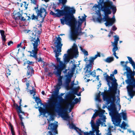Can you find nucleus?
Returning <instances> with one entry per match:
<instances>
[{"instance_id": "nucleus-61", "label": "nucleus", "mask_w": 135, "mask_h": 135, "mask_svg": "<svg viewBox=\"0 0 135 135\" xmlns=\"http://www.w3.org/2000/svg\"><path fill=\"white\" fill-rule=\"evenodd\" d=\"M38 47L33 46V50H32L33 52H38V51H39L38 49L37 48Z\"/></svg>"}, {"instance_id": "nucleus-11", "label": "nucleus", "mask_w": 135, "mask_h": 135, "mask_svg": "<svg viewBox=\"0 0 135 135\" xmlns=\"http://www.w3.org/2000/svg\"><path fill=\"white\" fill-rule=\"evenodd\" d=\"M56 60L57 62H59V64H56V66L54 70L61 69V70H63L66 67V65H64L63 62L60 61V58L59 57H56Z\"/></svg>"}, {"instance_id": "nucleus-18", "label": "nucleus", "mask_w": 135, "mask_h": 135, "mask_svg": "<svg viewBox=\"0 0 135 135\" xmlns=\"http://www.w3.org/2000/svg\"><path fill=\"white\" fill-rule=\"evenodd\" d=\"M65 81L64 82L63 84H60L59 83H57L56 86H54V88L56 89L55 90L56 91V94H58L57 92H59V89L61 88V86H64L65 88L67 89L69 86V85L67 84H65Z\"/></svg>"}, {"instance_id": "nucleus-40", "label": "nucleus", "mask_w": 135, "mask_h": 135, "mask_svg": "<svg viewBox=\"0 0 135 135\" xmlns=\"http://www.w3.org/2000/svg\"><path fill=\"white\" fill-rule=\"evenodd\" d=\"M61 3H62V7L61 8V9H62L63 8H64V9L66 10L65 9L66 7H70V6H66L65 4L67 2V0H60Z\"/></svg>"}, {"instance_id": "nucleus-14", "label": "nucleus", "mask_w": 135, "mask_h": 135, "mask_svg": "<svg viewBox=\"0 0 135 135\" xmlns=\"http://www.w3.org/2000/svg\"><path fill=\"white\" fill-rule=\"evenodd\" d=\"M35 108L36 109L38 108L40 114L43 115V117H46V118L47 117V116H46V114H48L49 115L50 114V113L48 112L47 109L45 108L43 109L41 106L40 107L39 106L37 107H35Z\"/></svg>"}, {"instance_id": "nucleus-47", "label": "nucleus", "mask_w": 135, "mask_h": 135, "mask_svg": "<svg viewBox=\"0 0 135 135\" xmlns=\"http://www.w3.org/2000/svg\"><path fill=\"white\" fill-rule=\"evenodd\" d=\"M51 65L47 62L45 64L43 65V68H44V66H48L49 67H50L52 66L53 67H54L55 68V66H56V64L53 63L52 62L51 63Z\"/></svg>"}, {"instance_id": "nucleus-55", "label": "nucleus", "mask_w": 135, "mask_h": 135, "mask_svg": "<svg viewBox=\"0 0 135 135\" xmlns=\"http://www.w3.org/2000/svg\"><path fill=\"white\" fill-rule=\"evenodd\" d=\"M122 123H124L123 124V125H121V126H120V125L119 126L120 127L122 128H123V129H126L127 128H126L125 127L127 125V124L125 122H124V121H123Z\"/></svg>"}, {"instance_id": "nucleus-48", "label": "nucleus", "mask_w": 135, "mask_h": 135, "mask_svg": "<svg viewBox=\"0 0 135 135\" xmlns=\"http://www.w3.org/2000/svg\"><path fill=\"white\" fill-rule=\"evenodd\" d=\"M131 85H129V86H128V85H127L126 89L127 90V91L128 93V92H130L131 93H132V92H134L135 91L134 89V88L133 89H131Z\"/></svg>"}, {"instance_id": "nucleus-60", "label": "nucleus", "mask_w": 135, "mask_h": 135, "mask_svg": "<svg viewBox=\"0 0 135 135\" xmlns=\"http://www.w3.org/2000/svg\"><path fill=\"white\" fill-rule=\"evenodd\" d=\"M95 60L93 57H91L90 59L88 60L89 62V63H92L94 64L93 62Z\"/></svg>"}, {"instance_id": "nucleus-6", "label": "nucleus", "mask_w": 135, "mask_h": 135, "mask_svg": "<svg viewBox=\"0 0 135 135\" xmlns=\"http://www.w3.org/2000/svg\"><path fill=\"white\" fill-rule=\"evenodd\" d=\"M58 37H56L53 41H54V44L55 45V47H56L57 51L59 53H61V48L63 44L61 43L62 39L58 35Z\"/></svg>"}, {"instance_id": "nucleus-63", "label": "nucleus", "mask_w": 135, "mask_h": 135, "mask_svg": "<svg viewBox=\"0 0 135 135\" xmlns=\"http://www.w3.org/2000/svg\"><path fill=\"white\" fill-rule=\"evenodd\" d=\"M113 15L112 18H111L110 20H111V22L114 23L116 22V19L115 18V14H113Z\"/></svg>"}, {"instance_id": "nucleus-58", "label": "nucleus", "mask_w": 135, "mask_h": 135, "mask_svg": "<svg viewBox=\"0 0 135 135\" xmlns=\"http://www.w3.org/2000/svg\"><path fill=\"white\" fill-rule=\"evenodd\" d=\"M118 41H114V42L111 41V43H112V46H118Z\"/></svg>"}, {"instance_id": "nucleus-16", "label": "nucleus", "mask_w": 135, "mask_h": 135, "mask_svg": "<svg viewBox=\"0 0 135 135\" xmlns=\"http://www.w3.org/2000/svg\"><path fill=\"white\" fill-rule=\"evenodd\" d=\"M133 69V71L131 70L127 74V79L126 80L125 82H127L128 81L134 79V76L135 75V71Z\"/></svg>"}, {"instance_id": "nucleus-44", "label": "nucleus", "mask_w": 135, "mask_h": 135, "mask_svg": "<svg viewBox=\"0 0 135 135\" xmlns=\"http://www.w3.org/2000/svg\"><path fill=\"white\" fill-rule=\"evenodd\" d=\"M121 113L122 116L123 120H124L126 121L127 119V116L126 110H124L123 112Z\"/></svg>"}, {"instance_id": "nucleus-25", "label": "nucleus", "mask_w": 135, "mask_h": 135, "mask_svg": "<svg viewBox=\"0 0 135 135\" xmlns=\"http://www.w3.org/2000/svg\"><path fill=\"white\" fill-rule=\"evenodd\" d=\"M97 115L99 117V118L97 119L98 120L102 121L103 122H106L107 118L105 115H103L100 112Z\"/></svg>"}, {"instance_id": "nucleus-28", "label": "nucleus", "mask_w": 135, "mask_h": 135, "mask_svg": "<svg viewBox=\"0 0 135 135\" xmlns=\"http://www.w3.org/2000/svg\"><path fill=\"white\" fill-rule=\"evenodd\" d=\"M128 85V86H129V85L132 86L133 88L135 89V79H134L131 80L126 82Z\"/></svg>"}, {"instance_id": "nucleus-64", "label": "nucleus", "mask_w": 135, "mask_h": 135, "mask_svg": "<svg viewBox=\"0 0 135 135\" xmlns=\"http://www.w3.org/2000/svg\"><path fill=\"white\" fill-rule=\"evenodd\" d=\"M113 47L112 49L113 52H115L116 51L118 50V47L113 46Z\"/></svg>"}, {"instance_id": "nucleus-30", "label": "nucleus", "mask_w": 135, "mask_h": 135, "mask_svg": "<svg viewBox=\"0 0 135 135\" xmlns=\"http://www.w3.org/2000/svg\"><path fill=\"white\" fill-rule=\"evenodd\" d=\"M53 97H55V98L57 97V94L56 91L55 90L52 91L51 96L49 98V99L47 100V103H49L53 100H54L53 99Z\"/></svg>"}, {"instance_id": "nucleus-17", "label": "nucleus", "mask_w": 135, "mask_h": 135, "mask_svg": "<svg viewBox=\"0 0 135 135\" xmlns=\"http://www.w3.org/2000/svg\"><path fill=\"white\" fill-rule=\"evenodd\" d=\"M78 35V32L77 31L76 29L75 28L74 30V31H71L70 30V34L69 35V38L71 40L75 41V43L76 42V39L75 38H74L73 36L76 35Z\"/></svg>"}, {"instance_id": "nucleus-36", "label": "nucleus", "mask_w": 135, "mask_h": 135, "mask_svg": "<svg viewBox=\"0 0 135 135\" xmlns=\"http://www.w3.org/2000/svg\"><path fill=\"white\" fill-rule=\"evenodd\" d=\"M73 94L72 90L70 89V90L67 92L65 95V100H67L69 99L71 97V94Z\"/></svg>"}, {"instance_id": "nucleus-52", "label": "nucleus", "mask_w": 135, "mask_h": 135, "mask_svg": "<svg viewBox=\"0 0 135 135\" xmlns=\"http://www.w3.org/2000/svg\"><path fill=\"white\" fill-rule=\"evenodd\" d=\"M80 48L81 51L83 53L84 56H87L88 55V52L85 49H82L81 47V46L80 47Z\"/></svg>"}, {"instance_id": "nucleus-59", "label": "nucleus", "mask_w": 135, "mask_h": 135, "mask_svg": "<svg viewBox=\"0 0 135 135\" xmlns=\"http://www.w3.org/2000/svg\"><path fill=\"white\" fill-rule=\"evenodd\" d=\"M113 37L114 38V41H119V37L118 35H115Z\"/></svg>"}, {"instance_id": "nucleus-23", "label": "nucleus", "mask_w": 135, "mask_h": 135, "mask_svg": "<svg viewBox=\"0 0 135 135\" xmlns=\"http://www.w3.org/2000/svg\"><path fill=\"white\" fill-rule=\"evenodd\" d=\"M101 95L102 96L104 101H106L108 104L110 103V97H108L104 92H102Z\"/></svg>"}, {"instance_id": "nucleus-24", "label": "nucleus", "mask_w": 135, "mask_h": 135, "mask_svg": "<svg viewBox=\"0 0 135 135\" xmlns=\"http://www.w3.org/2000/svg\"><path fill=\"white\" fill-rule=\"evenodd\" d=\"M68 121V123L67 125H69V128H70V129H74L77 133H78L80 128L76 127L74 123H70L69 122L70 121Z\"/></svg>"}, {"instance_id": "nucleus-45", "label": "nucleus", "mask_w": 135, "mask_h": 135, "mask_svg": "<svg viewBox=\"0 0 135 135\" xmlns=\"http://www.w3.org/2000/svg\"><path fill=\"white\" fill-rule=\"evenodd\" d=\"M93 72V71H91V70L89 69V70H88V69H87L85 73V76H89L90 75H92Z\"/></svg>"}, {"instance_id": "nucleus-19", "label": "nucleus", "mask_w": 135, "mask_h": 135, "mask_svg": "<svg viewBox=\"0 0 135 135\" xmlns=\"http://www.w3.org/2000/svg\"><path fill=\"white\" fill-rule=\"evenodd\" d=\"M87 17V16L85 14H84V16H83L82 17V18H80V16H79L78 17V20H77L76 19V24L77 25V24L83 23V22L86 21V17Z\"/></svg>"}, {"instance_id": "nucleus-7", "label": "nucleus", "mask_w": 135, "mask_h": 135, "mask_svg": "<svg viewBox=\"0 0 135 135\" xmlns=\"http://www.w3.org/2000/svg\"><path fill=\"white\" fill-rule=\"evenodd\" d=\"M55 10V12H57L56 13H54L52 11H51L50 14L53 16H54L55 17L60 18L61 16H64V14L66 10L64 9V8L61 9V10L59 9H54Z\"/></svg>"}, {"instance_id": "nucleus-35", "label": "nucleus", "mask_w": 135, "mask_h": 135, "mask_svg": "<svg viewBox=\"0 0 135 135\" xmlns=\"http://www.w3.org/2000/svg\"><path fill=\"white\" fill-rule=\"evenodd\" d=\"M108 7L106 6L104 7L102 9V12L104 13H106L108 15H110L112 13V12L110 10V9L108 8Z\"/></svg>"}, {"instance_id": "nucleus-13", "label": "nucleus", "mask_w": 135, "mask_h": 135, "mask_svg": "<svg viewBox=\"0 0 135 135\" xmlns=\"http://www.w3.org/2000/svg\"><path fill=\"white\" fill-rule=\"evenodd\" d=\"M101 11H102L101 9H98V10H96V13L98 15V17L97 18H93V20L94 22H96L97 21L99 23H101L102 22V18L101 16L102 15L100 13Z\"/></svg>"}, {"instance_id": "nucleus-10", "label": "nucleus", "mask_w": 135, "mask_h": 135, "mask_svg": "<svg viewBox=\"0 0 135 135\" xmlns=\"http://www.w3.org/2000/svg\"><path fill=\"white\" fill-rule=\"evenodd\" d=\"M68 108H65V109H67L66 111L63 112L62 113H59V115H61V117L63 118V119L66 121H69L70 120H72L73 119V118H71L70 117L69 115L68 114H66L65 112L69 110V113L72 110L70 108L71 107H68Z\"/></svg>"}, {"instance_id": "nucleus-5", "label": "nucleus", "mask_w": 135, "mask_h": 135, "mask_svg": "<svg viewBox=\"0 0 135 135\" xmlns=\"http://www.w3.org/2000/svg\"><path fill=\"white\" fill-rule=\"evenodd\" d=\"M103 75L104 76L105 80L107 81V83H110V84L112 85H113V83L111 82L110 81H113L114 83V85H115V86H118V85L116 82L117 80L114 77V74L113 73L112 74H111L110 76H109L107 74V73L105 72L103 74Z\"/></svg>"}, {"instance_id": "nucleus-31", "label": "nucleus", "mask_w": 135, "mask_h": 135, "mask_svg": "<svg viewBox=\"0 0 135 135\" xmlns=\"http://www.w3.org/2000/svg\"><path fill=\"white\" fill-rule=\"evenodd\" d=\"M109 9H111L112 12L113 14H115L117 11L116 6L113 4V3L110 4V6H107Z\"/></svg>"}, {"instance_id": "nucleus-2", "label": "nucleus", "mask_w": 135, "mask_h": 135, "mask_svg": "<svg viewBox=\"0 0 135 135\" xmlns=\"http://www.w3.org/2000/svg\"><path fill=\"white\" fill-rule=\"evenodd\" d=\"M114 93L115 94H117V95H115L114 96H113L111 95L110 97V109L109 110L110 111L109 112V115H112L115 112H118L117 109V107L115 103V102L116 100V97H117L118 100L116 101L117 103L118 101H119L118 103H119L120 102V98L119 96L120 95V91L119 90L117 89V90L116 91H114Z\"/></svg>"}, {"instance_id": "nucleus-53", "label": "nucleus", "mask_w": 135, "mask_h": 135, "mask_svg": "<svg viewBox=\"0 0 135 135\" xmlns=\"http://www.w3.org/2000/svg\"><path fill=\"white\" fill-rule=\"evenodd\" d=\"M80 89V87L79 86H78L77 87L72 88L70 89L72 90V92H74L76 90L78 91V90Z\"/></svg>"}, {"instance_id": "nucleus-12", "label": "nucleus", "mask_w": 135, "mask_h": 135, "mask_svg": "<svg viewBox=\"0 0 135 135\" xmlns=\"http://www.w3.org/2000/svg\"><path fill=\"white\" fill-rule=\"evenodd\" d=\"M61 69L55 70L53 72V73L56 75V76L58 78V83L60 84H63L62 79H63V76H61V72L62 70Z\"/></svg>"}, {"instance_id": "nucleus-49", "label": "nucleus", "mask_w": 135, "mask_h": 135, "mask_svg": "<svg viewBox=\"0 0 135 135\" xmlns=\"http://www.w3.org/2000/svg\"><path fill=\"white\" fill-rule=\"evenodd\" d=\"M100 97V94L99 93L98 94L96 95L95 100L99 102H102V100L99 99Z\"/></svg>"}, {"instance_id": "nucleus-42", "label": "nucleus", "mask_w": 135, "mask_h": 135, "mask_svg": "<svg viewBox=\"0 0 135 135\" xmlns=\"http://www.w3.org/2000/svg\"><path fill=\"white\" fill-rule=\"evenodd\" d=\"M92 129V133L94 134L95 132L96 135H98V134H100L101 133L99 134V128H94L93 127L91 128Z\"/></svg>"}, {"instance_id": "nucleus-38", "label": "nucleus", "mask_w": 135, "mask_h": 135, "mask_svg": "<svg viewBox=\"0 0 135 135\" xmlns=\"http://www.w3.org/2000/svg\"><path fill=\"white\" fill-rule=\"evenodd\" d=\"M114 58L113 56L108 57L105 59H104V61L108 63H110L113 61L114 60Z\"/></svg>"}, {"instance_id": "nucleus-37", "label": "nucleus", "mask_w": 135, "mask_h": 135, "mask_svg": "<svg viewBox=\"0 0 135 135\" xmlns=\"http://www.w3.org/2000/svg\"><path fill=\"white\" fill-rule=\"evenodd\" d=\"M44 12H45V13H47L46 9L43 7L40 8L39 9L36 10V13L42 14Z\"/></svg>"}, {"instance_id": "nucleus-57", "label": "nucleus", "mask_w": 135, "mask_h": 135, "mask_svg": "<svg viewBox=\"0 0 135 135\" xmlns=\"http://www.w3.org/2000/svg\"><path fill=\"white\" fill-rule=\"evenodd\" d=\"M73 66L70 69L73 72H74L75 69L76 67V65L75 64H73Z\"/></svg>"}, {"instance_id": "nucleus-62", "label": "nucleus", "mask_w": 135, "mask_h": 135, "mask_svg": "<svg viewBox=\"0 0 135 135\" xmlns=\"http://www.w3.org/2000/svg\"><path fill=\"white\" fill-rule=\"evenodd\" d=\"M38 42L37 41H34V42H32V44H33V46H36L38 47L39 45L38 44Z\"/></svg>"}, {"instance_id": "nucleus-3", "label": "nucleus", "mask_w": 135, "mask_h": 135, "mask_svg": "<svg viewBox=\"0 0 135 135\" xmlns=\"http://www.w3.org/2000/svg\"><path fill=\"white\" fill-rule=\"evenodd\" d=\"M45 106L51 108L55 107L54 111L58 115L59 113L64 112L67 110L66 109H63L62 107L61 104L57 102V99L54 100L49 103H47Z\"/></svg>"}, {"instance_id": "nucleus-32", "label": "nucleus", "mask_w": 135, "mask_h": 135, "mask_svg": "<svg viewBox=\"0 0 135 135\" xmlns=\"http://www.w3.org/2000/svg\"><path fill=\"white\" fill-rule=\"evenodd\" d=\"M109 15L107 14L106 13H104L103 12L102 15V16L103 17V18H102V21L105 22L108 20H110L111 18L109 17Z\"/></svg>"}, {"instance_id": "nucleus-33", "label": "nucleus", "mask_w": 135, "mask_h": 135, "mask_svg": "<svg viewBox=\"0 0 135 135\" xmlns=\"http://www.w3.org/2000/svg\"><path fill=\"white\" fill-rule=\"evenodd\" d=\"M83 23H80L75 24V28L76 29L78 32H81L82 28L81 27Z\"/></svg>"}, {"instance_id": "nucleus-9", "label": "nucleus", "mask_w": 135, "mask_h": 135, "mask_svg": "<svg viewBox=\"0 0 135 135\" xmlns=\"http://www.w3.org/2000/svg\"><path fill=\"white\" fill-rule=\"evenodd\" d=\"M58 126V125L55 123L49 122L47 129L50 130V131H49L48 133H50L52 132L53 133L57 134L58 133L57 128Z\"/></svg>"}, {"instance_id": "nucleus-41", "label": "nucleus", "mask_w": 135, "mask_h": 135, "mask_svg": "<svg viewBox=\"0 0 135 135\" xmlns=\"http://www.w3.org/2000/svg\"><path fill=\"white\" fill-rule=\"evenodd\" d=\"M59 99V100L57 99V102L59 103L60 104H61V103H63L64 102V100L65 99H63L62 96H60L58 94H57V97Z\"/></svg>"}, {"instance_id": "nucleus-15", "label": "nucleus", "mask_w": 135, "mask_h": 135, "mask_svg": "<svg viewBox=\"0 0 135 135\" xmlns=\"http://www.w3.org/2000/svg\"><path fill=\"white\" fill-rule=\"evenodd\" d=\"M107 84L109 87L108 89L107 90V89H104V92H107L108 93H110L114 91H116L117 90V86H115V85H110V84L107 83Z\"/></svg>"}, {"instance_id": "nucleus-51", "label": "nucleus", "mask_w": 135, "mask_h": 135, "mask_svg": "<svg viewBox=\"0 0 135 135\" xmlns=\"http://www.w3.org/2000/svg\"><path fill=\"white\" fill-rule=\"evenodd\" d=\"M104 23V24L106 27L112 26L114 23L111 21V22H108V21H106Z\"/></svg>"}, {"instance_id": "nucleus-21", "label": "nucleus", "mask_w": 135, "mask_h": 135, "mask_svg": "<svg viewBox=\"0 0 135 135\" xmlns=\"http://www.w3.org/2000/svg\"><path fill=\"white\" fill-rule=\"evenodd\" d=\"M36 91H35L33 93V98L35 99V101L36 103L37 104V105H38L39 104H41V105H43L44 104L42 103L41 100L38 97H34V96L36 95Z\"/></svg>"}, {"instance_id": "nucleus-43", "label": "nucleus", "mask_w": 135, "mask_h": 135, "mask_svg": "<svg viewBox=\"0 0 135 135\" xmlns=\"http://www.w3.org/2000/svg\"><path fill=\"white\" fill-rule=\"evenodd\" d=\"M5 31L3 30V31L1 33V38L3 41L6 42V36L5 35Z\"/></svg>"}, {"instance_id": "nucleus-46", "label": "nucleus", "mask_w": 135, "mask_h": 135, "mask_svg": "<svg viewBox=\"0 0 135 135\" xmlns=\"http://www.w3.org/2000/svg\"><path fill=\"white\" fill-rule=\"evenodd\" d=\"M123 67H124V68L123 69V70H126V72H127L128 73L131 70L129 66H128L127 65H124L123 66Z\"/></svg>"}, {"instance_id": "nucleus-27", "label": "nucleus", "mask_w": 135, "mask_h": 135, "mask_svg": "<svg viewBox=\"0 0 135 135\" xmlns=\"http://www.w3.org/2000/svg\"><path fill=\"white\" fill-rule=\"evenodd\" d=\"M27 68L28 69L27 75L28 76L30 75L31 76H32V72L34 71L33 68L30 65H27Z\"/></svg>"}, {"instance_id": "nucleus-1", "label": "nucleus", "mask_w": 135, "mask_h": 135, "mask_svg": "<svg viewBox=\"0 0 135 135\" xmlns=\"http://www.w3.org/2000/svg\"><path fill=\"white\" fill-rule=\"evenodd\" d=\"M66 11L64 16L60 19L61 23L62 25L66 24L71 27L73 25L72 21H73L76 24V19L74 14H75L76 10L74 7H66Z\"/></svg>"}, {"instance_id": "nucleus-20", "label": "nucleus", "mask_w": 135, "mask_h": 135, "mask_svg": "<svg viewBox=\"0 0 135 135\" xmlns=\"http://www.w3.org/2000/svg\"><path fill=\"white\" fill-rule=\"evenodd\" d=\"M72 47H74L75 48V49L73 50V51L76 52L73 55V57L76 58L78 56L79 52L78 51V49L77 46L75 43L73 44Z\"/></svg>"}, {"instance_id": "nucleus-39", "label": "nucleus", "mask_w": 135, "mask_h": 135, "mask_svg": "<svg viewBox=\"0 0 135 135\" xmlns=\"http://www.w3.org/2000/svg\"><path fill=\"white\" fill-rule=\"evenodd\" d=\"M98 4H95L94 6L93 7V8L94 7L95 8V10H96V9L97 8H98V9H101L102 10V9L104 7L103 5H102L101 3L99 2H98Z\"/></svg>"}, {"instance_id": "nucleus-26", "label": "nucleus", "mask_w": 135, "mask_h": 135, "mask_svg": "<svg viewBox=\"0 0 135 135\" xmlns=\"http://www.w3.org/2000/svg\"><path fill=\"white\" fill-rule=\"evenodd\" d=\"M103 121L99 120H97L96 121V123H94L93 128H98L100 124L101 126H103Z\"/></svg>"}, {"instance_id": "nucleus-29", "label": "nucleus", "mask_w": 135, "mask_h": 135, "mask_svg": "<svg viewBox=\"0 0 135 135\" xmlns=\"http://www.w3.org/2000/svg\"><path fill=\"white\" fill-rule=\"evenodd\" d=\"M77 133L79 135L80 134H82L83 133L84 135H93V133H92L91 130L89 132H84L81 131V129L80 128Z\"/></svg>"}, {"instance_id": "nucleus-54", "label": "nucleus", "mask_w": 135, "mask_h": 135, "mask_svg": "<svg viewBox=\"0 0 135 135\" xmlns=\"http://www.w3.org/2000/svg\"><path fill=\"white\" fill-rule=\"evenodd\" d=\"M76 104L74 101H72L71 103H69L67 104V106L68 107H71L72 105Z\"/></svg>"}, {"instance_id": "nucleus-8", "label": "nucleus", "mask_w": 135, "mask_h": 135, "mask_svg": "<svg viewBox=\"0 0 135 135\" xmlns=\"http://www.w3.org/2000/svg\"><path fill=\"white\" fill-rule=\"evenodd\" d=\"M73 72L71 69L69 70L67 74L64 75L63 76V80L65 81V84H68L69 85V84L71 81V79L73 77Z\"/></svg>"}, {"instance_id": "nucleus-56", "label": "nucleus", "mask_w": 135, "mask_h": 135, "mask_svg": "<svg viewBox=\"0 0 135 135\" xmlns=\"http://www.w3.org/2000/svg\"><path fill=\"white\" fill-rule=\"evenodd\" d=\"M53 52L55 54V57H59V55L61 54V53H59L58 52H57V50H54Z\"/></svg>"}, {"instance_id": "nucleus-34", "label": "nucleus", "mask_w": 135, "mask_h": 135, "mask_svg": "<svg viewBox=\"0 0 135 135\" xmlns=\"http://www.w3.org/2000/svg\"><path fill=\"white\" fill-rule=\"evenodd\" d=\"M16 21H17L18 20H20L21 21H26V19L24 18L22 16V14L20 15V16H17V17H15L13 18Z\"/></svg>"}, {"instance_id": "nucleus-50", "label": "nucleus", "mask_w": 135, "mask_h": 135, "mask_svg": "<svg viewBox=\"0 0 135 135\" xmlns=\"http://www.w3.org/2000/svg\"><path fill=\"white\" fill-rule=\"evenodd\" d=\"M33 55L30 54V57H32L34 58L36 60L37 59H38L37 57V54L38 52H33Z\"/></svg>"}, {"instance_id": "nucleus-22", "label": "nucleus", "mask_w": 135, "mask_h": 135, "mask_svg": "<svg viewBox=\"0 0 135 135\" xmlns=\"http://www.w3.org/2000/svg\"><path fill=\"white\" fill-rule=\"evenodd\" d=\"M127 57L129 60V62L128 61L125 62V65H127V64L129 62L133 67V69H134L135 70V62L133 60L132 57L129 56H127Z\"/></svg>"}, {"instance_id": "nucleus-4", "label": "nucleus", "mask_w": 135, "mask_h": 135, "mask_svg": "<svg viewBox=\"0 0 135 135\" xmlns=\"http://www.w3.org/2000/svg\"><path fill=\"white\" fill-rule=\"evenodd\" d=\"M122 113H119L118 112H115L113 114L110 115L112 117V121L113 124L115 126H118L119 125H120L122 120Z\"/></svg>"}]
</instances>
